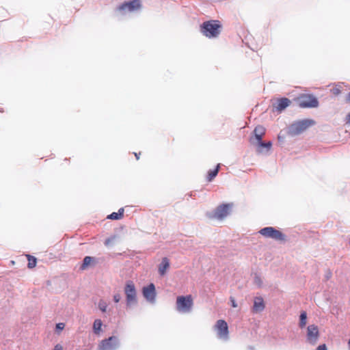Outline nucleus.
<instances>
[{"instance_id":"nucleus-1","label":"nucleus","mask_w":350,"mask_h":350,"mask_svg":"<svg viewBox=\"0 0 350 350\" xmlns=\"http://www.w3.org/2000/svg\"><path fill=\"white\" fill-rule=\"evenodd\" d=\"M222 30V25L218 20H211L204 22L200 25L202 33L208 38L219 36Z\"/></svg>"},{"instance_id":"nucleus-2","label":"nucleus","mask_w":350,"mask_h":350,"mask_svg":"<svg viewBox=\"0 0 350 350\" xmlns=\"http://www.w3.org/2000/svg\"><path fill=\"white\" fill-rule=\"evenodd\" d=\"M232 207V203L221 204L215 208L213 213L208 215V217L211 219L223 220L231 213Z\"/></svg>"},{"instance_id":"nucleus-3","label":"nucleus","mask_w":350,"mask_h":350,"mask_svg":"<svg viewBox=\"0 0 350 350\" xmlns=\"http://www.w3.org/2000/svg\"><path fill=\"white\" fill-rule=\"evenodd\" d=\"M193 305V301L191 295L178 296L176 299V309L180 312H189Z\"/></svg>"},{"instance_id":"nucleus-4","label":"nucleus","mask_w":350,"mask_h":350,"mask_svg":"<svg viewBox=\"0 0 350 350\" xmlns=\"http://www.w3.org/2000/svg\"><path fill=\"white\" fill-rule=\"evenodd\" d=\"M314 124V122L311 120H302L295 122L291 125L290 133L293 135H299Z\"/></svg>"},{"instance_id":"nucleus-5","label":"nucleus","mask_w":350,"mask_h":350,"mask_svg":"<svg viewBox=\"0 0 350 350\" xmlns=\"http://www.w3.org/2000/svg\"><path fill=\"white\" fill-rule=\"evenodd\" d=\"M259 233L266 238H271L276 241H284L286 240V236L281 231L273 227L263 228L259 231Z\"/></svg>"},{"instance_id":"nucleus-6","label":"nucleus","mask_w":350,"mask_h":350,"mask_svg":"<svg viewBox=\"0 0 350 350\" xmlns=\"http://www.w3.org/2000/svg\"><path fill=\"white\" fill-rule=\"evenodd\" d=\"M214 329L219 338L226 340L228 338V326L224 320H218L214 326Z\"/></svg>"},{"instance_id":"nucleus-7","label":"nucleus","mask_w":350,"mask_h":350,"mask_svg":"<svg viewBox=\"0 0 350 350\" xmlns=\"http://www.w3.org/2000/svg\"><path fill=\"white\" fill-rule=\"evenodd\" d=\"M141 8L140 0H133L128 2H124L118 7V10L120 12H132L135 10H139Z\"/></svg>"},{"instance_id":"nucleus-8","label":"nucleus","mask_w":350,"mask_h":350,"mask_svg":"<svg viewBox=\"0 0 350 350\" xmlns=\"http://www.w3.org/2000/svg\"><path fill=\"white\" fill-rule=\"evenodd\" d=\"M307 341L314 345L317 343L319 337V328L315 325H310L307 327Z\"/></svg>"},{"instance_id":"nucleus-9","label":"nucleus","mask_w":350,"mask_h":350,"mask_svg":"<svg viewBox=\"0 0 350 350\" xmlns=\"http://www.w3.org/2000/svg\"><path fill=\"white\" fill-rule=\"evenodd\" d=\"M318 104L317 99L312 95H303L299 100V105L301 107H315Z\"/></svg>"},{"instance_id":"nucleus-10","label":"nucleus","mask_w":350,"mask_h":350,"mask_svg":"<svg viewBox=\"0 0 350 350\" xmlns=\"http://www.w3.org/2000/svg\"><path fill=\"white\" fill-rule=\"evenodd\" d=\"M117 347V338L115 336H111L108 339L101 341L99 345V350H113Z\"/></svg>"},{"instance_id":"nucleus-11","label":"nucleus","mask_w":350,"mask_h":350,"mask_svg":"<svg viewBox=\"0 0 350 350\" xmlns=\"http://www.w3.org/2000/svg\"><path fill=\"white\" fill-rule=\"evenodd\" d=\"M126 295V304L128 307L136 304V291L134 286H126L125 288Z\"/></svg>"},{"instance_id":"nucleus-12","label":"nucleus","mask_w":350,"mask_h":350,"mask_svg":"<svg viewBox=\"0 0 350 350\" xmlns=\"http://www.w3.org/2000/svg\"><path fill=\"white\" fill-rule=\"evenodd\" d=\"M254 143L256 146V151L260 154L268 152L272 147L271 142H262V140H258Z\"/></svg>"},{"instance_id":"nucleus-13","label":"nucleus","mask_w":350,"mask_h":350,"mask_svg":"<svg viewBox=\"0 0 350 350\" xmlns=\"http://www.w3.org/2000/svg\"><path fill=\"white\" fill-rule=\"evenodd\" d=\"M265 308L264 299L260 297H256L254 299L252 311L254 313L262 312Z\"/></svg>"},{"instance_id":"nucleus-14","label":"nucleus","mask_w":350,"mask_h":350,"mask_svg":"<svg viewBox=\"0 0 350 350\" xmlns=\"http://www.w3.org/2000/svg\"><path fill=\"white\" fill-rule=\"evenodd\" d=\"M143 293L144 297L148 300V301H153L155 297V288L154 286H145L143 289Z\"/></svg>"},{"instance_id":"nucleus-15","label":"nucleus","mask_w":350,"mask_h":350,"mask_svg":"<svg viewBox=\"0 0 350 350\" xmlns=\"http://www.w3.org/2000/svg\"><path fill=\"white\" fill-rule=\"evenodd\" d=\"M169 267H170V261H169L168 258L166 257L163 258L161 263L159 265V273L161 275H163L166 273V271L169 269Z\"/></svg>"},{"instance_id":"nucleus-16","label":"nucleus","mask_w":350,"mask_h":350,"mask_svg":"<svg viewBox=\"0 0 350 350\" xmlns=\"http://www.w3.org/2000/svg\"><path fill=\"white\" fill-rule=\"evenodd\" d=\"M265 134V129L262 126H257L254 130V135L256 141L262 140Z\"/></svg>"},{"instance_id":"nucleus-17","label":"nucleus","mask_w":350,"mask_h":350,"mask_svg":"<svg viewBox=\"0 0 350 350\" xmlns=\"http://www.w3.org/2000/svg\"><path fill=\"white\" fill-rule=\"evenodd\" d=\"M291 103V100L287 98H282L278 100L276 109L279 111H282L287 107Z\"/></svg>"},{"instance_id":"nucleus-18","label":"nucleus","mask_w":350,"mask_h":350,"mask_svg":"<svg viewBox=\"0 0 350 350\" xmlns=\"http://www.w3.org/2000/svg\"><path fill=\"white\" fill-rule=\"evenodd\" d=\"M124 208H121L118 210V213L113 212L111 214L107 215V218L109 219H112V220L120 219L124 216Z\"/></svg>"},{"instance_id":"nucleus-19","label":"nucleus","mask_w":350,"mask_h":350,"mask_svg":"<svg viewBox=\"0 0 350 350\" xmlns=\"http://www.w3.org/2000/svg\"><path fill=\"white\" fill-rule=\"evenodd\" d=\"M95 264V259L91 256H85L81 266V269H85L88 267Z\"/></svg>"},{"instance_id":"nucleus-20","label":"nucleus","mask_w":350,"mask_h":350,"mask_svg":"<svg viewBox=\"0 0 350 350\" xmlns=\"http://www.w3.org/2000/svg\"><path fill=\"white\" fill-rule=\"evenodd\" d=\"M25 256L27 257V259L28 260L27 267L29 269H33L36 266L37 263V259L36 257L30 255V254H26Z\"/></svg>"},{"instance_id":"nucleus-21","label":"nucleus","mask_w":350,"mask_h":350,"mask_svg":"<svg viewBox=\"0 0 350 350\" xmlns=\"http://www.w3.org/2000/svg\"><path fill=\"white\" fill-rule=\"evenodd\" d=\"M219 169V164H218L215 169L209 170V172H208V176H207V180L208 182L212 181L213 179L217 175Z\"/></svg>"},{"instance_id":"nucleus-22","label":"nucleus","mask_w":350,"mask_h":350,"mask_svg":"<svg viewBox=\"0 0 350 350\" xmlns=\"http://www.w3.org/2000/svg\"><path fill=\"white\" fill-rule=\"evenodd\" d=\"M103 323L100 319H96L93 324V329L95 334H98L101 330Z\"/></svg>"},{"instance_id":"nucleus-23","label":"nucleus","mask_w":350,"mask_h":350,"mask_svg":"<svg viewBox=\"0 0 350 350\" xmlns=\"http://www.w3.org/2000/svg\"><path fill=\"white\" fill-rule=\"evenodd\" d=\"M307 314L305 311L301 312L299 317V325L301 328H303L306 326L307 323Z\"/></svg>"},{"instance_id":"nucleus-24","label":"nucleus","mask_w":350,"mask_h":350,"mask_svg":"<svg viewBox=\"0 0 350 350\" xmlns=\"http://www.w3.org/2000/svg\"><path fill=\"white\" fill-rule=\"evenodd\" d=\"M98 308L102 312H105L107 308V304L105 301L100 300L98 303Z\"/></svg>"},{"instance_id":"nucleus-25","label":"nucleus","mask_w":350,"mask_h":350,"mask_svg":"<svg viewBox=\"0 0 350 350\" xmlns=\"http://www.w3.org/2000/svg\"><path fill=\"white\" fill-rule=\"evenodd\" d=\"M115 239H116V237H115V236H113V237H110V238L107 239L105 240V245L106 246H107V247H108V246H110V245L112 244V243L114 241Z\"/></svg>"},{"instance_id":"nucleus-26","label":"nucleus","mask_w":350,"mask_h":350,"mask_svg":"<svg viewBox=\"0 0 350 350\" xmlns=\"http://www.w3.org/2000/svg\"><path fill=\"white\" fill-rule=\"evenodd\" d=\"M65 327V324L64 323H59L56 324V331L59 333L62 330H63Z\"/></svg>"},{"instance_id":"nucleus-27","label":"nucleus","mask_w":350,"mask_h":350,"mask_svg":"<svg viewBox=\"0 0 350 350\" xmlns=\"http://www.w3.org/2000/svg\"><path fill=\"white\" fill-rule=\"evenodd\" d=\"M316 350H327V349L326 345L325 344H323V345H319L317 348Z\"/></svg>"},{"instance_id":"nucleus-28","label":"nucleus","mask_w":350,"mask_h":350,"mask_svg":"<svg viewBox=\"0 0 350 350\" xmlns=\"http://www.w3.org/2000/svg\"><path fill=\"white\" fill-rule=\"evenodd\" d=\"M113 300L115 302H118L120 300V295L117 294L113 296Z\"/></svg>"},{"instance_id":"nucleus-29","label":"nucleus","mask_w":350,"mask_h":350,"mask_svg":"<svg viewBox=\"0 0 350 350\" xmlns=\"http://www.w3.org/2000/svg\"><path fill=\"white\" fill-rule=\"evenodd\" d=\"M230 301L232 303V306L234 308L237 307V304L235 303V300L232 297H230Z\"/></svg>"},{"instance_id":"nucleus-30","label":"nucleus","mask_w":350,"mask_h":350,"mask_svg":"<svg viewBox=\"0 0 350 350\" xmlns=\"http://www.w3.org/2000/svg\"><path fill=\"white\" fill-rule=\"evenodd\" d=\"M53 350H63V347L61 345L59 344H57L54 347V349Z\"/></svg>"},{"instance_id":"nucleus-31","label":"nucleus","mask_w":350,"mask_h":350,"mask_svg":"<svg viewBox=\"0 0 350 350\" xmlns=\"http://www.w3.org/2000/svg\"><path fill=\"white\" fill-rule=\"evenodd\" d=\"M346 122L347 123L350 124V113L347 116Z\"/></svg>"},{"instance_id":"nucleus-32","label":"nucleus","mask_w":350,"mask_h":350,"mask_svg":"<svg viewBox=\"0 0 350 350\" xmlns=\"http://www.w3.org/2000/svg\"><path fill=\"white\" fill-rule=\"evenodd\" d=\"M140 152L139 153H135V156L136 157V159L138 160L139 159V155H140Z\"/></svg>"},{"instance_id":"nucleus-33","label":"nucleus","mask_w":350,"mask_h":350,"mask_svg":"<svg viewBox=\"0 0 350 350\" xmlns=\"http://www.w3.org/2000/svg\"><path fill=\"white\" fill-rule=\"evenodd\" d=\"M347 102L350 103V93L349 94V95L347 98Z\"/></svg>"},{"instance_id":"nucleus-34","label":"nucleus","mask_w":350,"mask_h":350,"mask_svg":"<svg viewBox=\"0 0 350 350\" xmlns=\"http://www.w3.org/2000/svg\"><path fill=\"white\" fill-rule=\"evenodd\" d=\"M348 347H349V349L350 350V339L348 341Z\"/></svg>"},{"instance_id":"nucleus-35","label":"nucleus","mask_w":350,"mask_h":350,"mask_svg":"<svg viewBox=\"0 0 350 350\" xmlns=\"http://www.w3.org/2000/svg\"><path fill=\"white\" fill-rule=\"evenodd\" d=\"M65 161L69 162V159H65Z\"/></svg>"}]
</instances>
